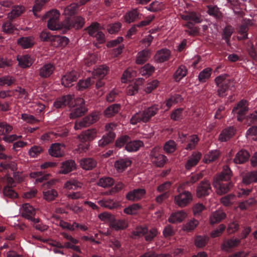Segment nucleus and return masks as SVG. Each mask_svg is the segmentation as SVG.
Here are the masks:
<instances>
[{
    "mask_svg": "<svg viewBox=\"0 0 257 257\" xmlns=\"http://www.w3.org/2000/svg\"><path fill=\"white\" fill-rule=\"evenodd\" d=\"M232 172L228 166L223 167L221 173L215 178L213 185L216 189V192L221 195L231 190L233 187V183L230 180Z\"/></svg>",
    "mask_w": 257,
    "mask_h": 257,
    "instance_id": "nucleus-1",
    "label": "nucleus"
},
{
    "mask_svg": "<svg viewBox=\"0 0 257 257\" xmlns=\"http://www.w3.org/2000/svg\"><path fill=\"white\" fill-rule=\"evenodd\" d=\"M227 74H222L216 77L215 79L216 85L218 87L217 95L220 97L225 96L228 90L234 91L235 81L233 79L228 78Z\"/></svg>",
    "mask_w": 257,
    "mask_h": 257,
    "instance_id": "nucleus-2",
    "label": "nucleus"
},
{
    "mask_svg": "<svg viewBox=\"0 0 257 257\" xmlns=\"http://www.w3.org/2000/svg\"><path fill=\"white\" fill-rule=\"evenodd\" d=\"M159 108L157 105H152L145 110L143 112L136 113L131 119V122L133 124H137L141 121L147 122L150 120L152 116L156 114Z\"/></svg>",
    "mask_w": 257,
    "mask_h": 257,
    "instance_id": "nucleus-3",
    "label": "nucleus"
},
{
    "mask_svg": "<svg viewBox=\"0 0 257 257\" xmlns=\"http://www.w3.org/2000/svg\"><path fill=\"white\" fill-rule=\"evenodd\" d=\"M158 234V231L155 228L149 230L145 226H137L132 232V237L137 239L144 236L147 241H151Z\"/></svg>",
    "mask_w": 257,
    "mask_h": 257,
    "instance_id": "nucleus-4",
    "label": "nucleus"
},
{
    "mask_svg": "<svg viewBox=\"0 0 257 257\" xmlns=\"http://www.w3.org/2000/svg\"><path fill=\"white\" fill-rule=\"evenodd\" d=\"M71 107H74V108L69 114V117L71 119L81 117L85 115L88 111V109L85 106L84 100L80 97H77L74 99V103Z\"/></svg>",
    "mask_w": 257,
    "mask_h": 257,
    "instance_id": "nucleus-5",
    "label": "nucleus"
},
{
    "mask_svg": "<svg viewBox=\"0 0 257 257\" xmlns=\"http://www.w3.org/2000/svg\"><path fill=\"white\" fill-rule=\"evenodd\" d=\"M60 13L57 10H52L45 14L42 17L43 19L49 18L47 26L51 30H56L62 29V26L59 23Z\"/></svg>",
    "mask_w": 257,
    "mask_h": 257,
    "instance_id": "nucleus-6",
    "label": "nucleus"
},
{
    "mask_svg": "<svg viewBox=\"0 0 257 257\" xmlns=\"http://www.w3.org/2000/svg\"><path fill=\"white\" fill-rule=\"evenodd\" d=\"M193 200V195L188 191H184L179 193L174 197L176 205L180 207H184L188 205Z\"/></svg>",
    "mask_w": 257,
    "mask_h": 257,
    "instance_id": "nucleus-7",
    "label": "nucleus"
},
{
    "mask_svg": "<svg viewBox=\"0 0 257 257\" xmlns=\"http://www.w3.org/2000/svg\"><path fill=\"white\" fill-rule=\"evenodd\" d=\"M115 127L116 125L114 123H111L106 124L105 126V130L108 133L99 140V146L104 147L114 140L115 135L112 131Z\"/></svg>",
    "mask_w": 257,
    "mask_h": 257,
    "instance_id": "nucleus-8",
    "label": "nucleus"
},
{
    "mask_svg": "<svg viewBox=\"0 0 257 257\" xmlns=\"http://www.w3.org/2000/svg\"><path fill=\"white\" fill-rule=\"evenodd\" d=\"M5 179L7 182V185L4 188V195L12 198H17L18 194L12 189V188L16 186V182L13 178L9 175H7Z\"/></svg>",
    "mask_w": 257,
    "mask_h": 257,
    "instance_id": "nucleus-9",
    "label": "nucleus"
},
{
    "mask_svg": "<svg viewBox=\"0 0 257 257\" xmlns=\"http://www.w3.org/2000/svg\"><path fill=\"white\" fill-rule=\"evenodd\" d=\"M212 192L209 182L204 180L200 182L196 189V195L198 198L207 196Z\"/></svg>",
    "mask_w": 257,
    "mask_h": 257,
    "instance_id": "nucleus-10",
    "label": "nucleus"
},
{
    "mask_svg": "<svg viewBox=\"0 0 257 257\" xmlns=\"http://www.w3.org/2000/svg\"><path fill=\"white\" fill-rule=\"evenodd\" d=\"M79 77L77 72L72 70L66 73L61 78V83L66 87H69L73 85V82L77 81Z\"/></svg>",
    "mask_w": 257,
    "mask_h": 257,
    "instance_id": "nucleus-11",
    "label": "nucleus"
},
{
    "mask_svg": "<svg viewBox=\"0 0 257 257\" xmlns=\"http://www.w3.org/2000/svg\"><path fill=\"white\" fill-rule=\"evenodd\" d=\"M96 135L97 130L95 128H90L82 132L78 136V138L82 142H86L94 140L96 138Z\"/></svg>",
    "mask_w": 257,
    "mask_h": 257,
    "instance_id": "nucleus-12",
    "label": "nucleus"
},
{
    "mask_svg": "<svg viewBox=\"0 0 257 257\" xmlns=\"http://www.w3.org/2000/svg\"><path fill=\"white\" fill-rule=\"evenodd\" d=\"M62 147L65 148V145L60 143H54L51 145L48 150L50 155L54 157H61L64 155V151Z\"/></svg>",
    "mask_w": 257,
    "mask_h": 257,
    "instance_id": "nucleus-13",
    "label": "nucleus"
},
{
    "mask_svg": "<svg viewBox=\"0 0 257 257\" xmlns=\"http://www.w3.org/2000/svg\"><path fill=\"white\" fill-rule=\"evenodd\" d=\"M146 194V190L144 189L138 188L129 191L126 198L128 200L138 201L141 199Z\"/></svg>",
    "mask_w": 257,
    "mask_h": 257,
    "instance_id": "nucleus-14",
    "label": "nucleus"
},
{
    "mask_svg": "<svg viewBox=\"0 0 257 257\" xmlns=\"http://www.w3.org/2000/svg\"><path fill=\"white\" fill-rule=\"evenodd\" d=\"M186 216L187 214L184 211H178L171 214L168 219V221L172 223H180L182 222Z\"/></svg>",
    "mask_w": 257,
    "mask_h": 257,
    "instance_id": "nucleus-15",
    "label": "nucleus"
},
{
    "mask_svg": "<svg viewBox=\"0 0 257 257\" xmlns=\"http://www.w3.org/2000/svg\"><path fill=\"white\" fill-rule=\"evenodd\" d=\"M247 101L246 100H242L240 101L237 107H234L233 109V112H236L238 109V111L237 112L238 114L237 119L238 120H241L242 118L241 117L245 114L248 111V107L246 106Z\"/></svg>",
    "mask_w": 257,
    "mask_h": 257,
    "instance_id": "nucleus-16",
    "label": "nucleus"
},
{
    "mask_svg": "<svg viewBox=\"0 0 257 257\" xmlns=\"http://www.w3.org/2000/svg\"><path fill=\"white\" fill-rule=\"evenodd\" d=\"M110 227L116 231L124 230L128 227V223L124 219H117L114 217Z\"/></svg>",
    "mask_w": 257,
    "mask_h": 257,
    "instance_id": "nucleus-17",
    "label": "nucleus"
},
{
    "mask_svg": "<svg viewBox=\"0 0 257 257\" xmlns=\"http://www.w3.org/2000/svg\"><path fill=\"white\" fill-rule=\"evenodd\" d=\"M235 130L232 126L224 129L221 133L219 140L221 142H226L229 140L235 134Z\"/></svg>",
    "mask_w": 257,
    "mask_h": 257,
    "instance_id": "nucleus-18",
    "label": "nucleus"
},
{
    "mask_svg": "<svg viewBox=\"0 0 257 257\" xmlns=\"http://www.w3.org/2000/svg\"><path fill=\"white\" fill-rule=\"evenodd\" d=\"M17 60L19 62V65L23 68L30 67L33 63L31 57L28 55L18 56Z\"/></svg>",
    "mask_w": 257,
    "mask_h": 257,
    "instance_id": "nucleus-19",
    "label": "nucleus"
},
{
    "mask_svg": "<svg viewBox=\"0 0 257 257\" xmlns=\"http://www.w3.org/2000/svg\"><path fill=\"white\" fill-rule=\"evenodd\" d=\"M55 67L51 64L44 65L39 70V75L42 78L49 77L53 72Z\"/></svg>",
    "mask_w": 257,
    "mask_h": 257,
    "instance_id": "nucleus-20",
    "label": "nucleus"
},
{
    "mask_svg": "<svg viewBox=\"0 0 257 257\" xmlns=\"http://www.w3.org/2000/svg\"><path fill=\"white\" fill-rule=\"evenodd\" d=\"M170 56V51L167 49H162L157 51L155 58L158 62L162 63L168 60Z\"/></svg>",
    "mask_w": 257,
    "mask_h": 257,
    "instance_id": "nucleus-21",
    "label": "nucleus"
},
{
    "mask_svg": "<svg viewBox=\"0 0 257 257\" xmlns=\"http://www.w3.org/2000/svg\"><path fill=\"white\" fill-rule=\"evenodd\" d=\"M22 208V216L27 219H32V216L35 214V208L29 203L24 204Z\"/></svg>",
    "mask_w": 257,
    "mask_h": 257,
    "instance_id": "nucleus-22",
    "label": "nucleus"
},
{
    "mask_svg": "<svg viewBox=\"0 0 257 257\" xmlns=\"http://www.w3.org/2000/svg\"><path fill=\"white\" fill-rule=\"evenodd\" d=\"M226 215L222 210H217L212 213L210 217L211 224H213L220 222L225 218Z\"/></svg>",
    "mask_w": 257,
    "mask_h": 257,
    "instance_id": "nucleus-23",
    "label": "nucleus"
},
{
    "mask_svg": "<svg viewBox=\"0 0 257 257\" xmlns=\"http://www.w3.org/2000/svg\"><path fill=\"white\" fill-rule=\"evenodd\" d=\"M17 43L24 49L30 48L34 45V38L31 37L20 38Z\"/></svg>",
    "mask_w": 257,
    "mask_h": 257,
    "instance_id": "nucleus-24",
    "label": "nucleus"
},
{
    "mask_svg": "<svg viewBox=\"0 0 257 257\" xmlns=\"http://www.w3.org/2000/svg\"><path fill=\"white\" fill-rule=\"evenodd\" d=\"M25 11V8L23 6H17L13 7L12 10L8 14V18L9 21L19 17Z\"/></svg>",
    "mask_w": 257,
    "mask_h": 257,
    "instance_id": "nucleus-25",
    "label": "nucleus"
},
{
    "mask_svg": "<svg viewBox=\"0 0 257 257\" xmlns=\"http://www.w3.org/2000/svg\"><path fill=\"white\" fill-rule=\"evenodd\" d=\"M254 182H257V171L248 172L242 177V183L245 185Z\"/></svg>",
    "mask_w": 257,
    "mask_h": 257,
    "instance_id": "nucleus-26",
    "label": "nucleus"
},
{
    "mask_svg": "<svg viewBox=\"0 0 257 257\" xmlns=\"http://www.w3.org/2000/svg\"><path fill=\"white\" fill-rule=\"evenodd\" d=\"M151 51L149 50H143L138 53L136 62L138 64H143L145 63L150 57Z\"/></svg>",
    "mask_w": 257,
    "mask_h": 257,
    "instance_id": "nucleus-27",
    "label": "nucleus"
},
{
    "mask_svg": "<svg viewBox=\"0 0 257 257\" xmlns=\"http://www.w3.org/2000/svg\"><path fill=\"white\" fill-rule=\"evenodd\" d=\"M161 148L157 146L154 147L151 152L150 158L151 159H156L158 161H166V157L161 153Z\"/></svg>",
    "mask_w": 257,
    "mask_h": 257,
    "instance_id": "nucleus-28",
    "label": "nucleus"
},
{
    "mask_svg": "<svg viewBox=\"0 0 257 257\" xmlns=\"http://www.w3.org/2000/svg\"><path fill=\"white\" fill-rule=\"evenodd\" d=\"M98 204L102 207L106 208L112 209L116 208L119 206L118 202L114 201L113 199L101 200L98 202Z\"/></svg>",
    "mask_w": 257,
    "mask_h": 257,
    "instance_id": "nucleus-29",
    "label": "nucleus"
},
{
    "mask_svg": "<svg viewBox=\"0 0 257 257\" xmlns=\"http://www.w3.org/2000/svg\"><path fill=\"white\" fill-rule=\"evenodd\" d=\"M75 162H62L61 169L59 171L61 174H67L75 168Z\"/></svg>",
    "mask_w": 257,
    "mask_h": 257,
    "instance_id": "nucleus-30",
    "label": "nucleus"
},
{
    "mask_svg": "<svg viewBox=\"0 0 257 257\" xmlns=\"http://www.w3.org/2000/svg\"><path fill=\"white\" fill-rule=\"evenodd\" d=\"M144 143L141 141H131L125 146V149L128 152L137 151L140 147L143 146Z\"/></svg>",
    "mask_w": 257,
    "mask_h": 257,
    "instance_id": "nucleus-31",
    "label": "nucleus"
},
{
    "mask_svg": "<svg viewBox=\"0 0 257 257\" xmlns=\"http://www.w3.org/2000/svg\"><path fill=\"white\" fill-rule=\"evenodd\" d=\"M203 177V174L201 172L192 173L191 175L187 178L185 184L190 186L194 184L195 182L202 179Z\"/></svg>",
    "mask_w": 257,
    "mask_h": 257,
    "instance_id": "nucleus-32",
    "label": "nucleus"
},
{
    "mask_svg": "<svg viewBox=\"0 0 257 257\" xmlns=\"http://www.w3.org/2000/svg\"><path fill=\"white\" fill-rule=\"evenodd\" d=\"M17 169V165L16 162H1L0 164V171H3L4 170H9L15 173Z\"/></svg>",
    "mask_w": 257,
    "mask_h": 257,
    "instance_id": "nucleus-33",
    "label": "nucleus"
},
{
    "mask_svg": "<svg viewBox=\"0 0 257 257\" xmlns=\"http://www.w3.org/2000/svg\"><path fill=\"white\" fill-rule=\"evenodd\" d=\"M120 109V105L113 104L106 108L104 111V115L110 117L118 112Z\"/></svg>",
    "mask_w": 257,
    "mask_h": 257,
    "instance_id": "nucleus-34",
    "label": "nucleus"
},
{
    "mask_svg": "<svg viewBox=\"0 0 257 257\" xmlns=\"http://www.w3.org/2000/svg\"><path fill=\"white\" fill-rule=\"evenodd\" d=\"M31 178H36L37 182H43L44 180H47L49 178V174H45L42 171L34 172L30 173Z\"/></svg>",
    "mask_w": 257,
    "mask_h": 257,
    "instance_id": "nucleus-35",
    "label": "nucleus"
},
{
    "mask_svg": "<svg viewBox=\"0 0 257 257\" xmlns=\"http://www.w3.org/2000/svg\"><path fill=\"white\" fill-rule=\"evenodd\" d=\"M82 184L77 180L71 179L64 184V188L69 190H76L81 188Z\"/></svg>",
    "mask_w": 257,
    "mask_h": 257,
    "instance_id": "nucleus-36",
    "label": "nucleus"
},
{
    "mask_svg": "<svg viewBox=\"0 0 257 257\" xmlns=\"http://www.w3.org/2000/svg\"><path fill=\"white\" fill-rule=\"evenodd\" d=\"M114 180L109 177H103L100 178L97 183V184L103 188H107L112 186L114 184Z\"/></svg>",
    "mask_w": 257,
    "mask_h": 257,
    "instance_id": "nucleus-37",
    "label": "nucleus"
},
{
    "mask_svg": "<svg viewBox=\"0 0 257 257\" xmlns=\"http://www.w3.org/2000/svg\"><path fill=\"white\" fill-rule=\"evenodd\" d=\"M139 13L137 9L132 10L127 12L124 16V20L126 22L131 23L139 18Z\"/></svg>",
    "mask_w": 257,
    "mask_h": 257,
    "instance_id": "nucleus-38",
    "label": "nucleus"
},
{
    "mask_svg": "<svg viewBox=\"0 0 257 257\" xmlns=\"http://www.w3.org/2000/svg\"><path fill=\"white\" fill-rule=\"evenodd\" d=\"M89 119V117H88V116H86L83 117L80 121H76L75 123L74 128L76 130H80L82 128L88 127L92 124Z\"/></svg>",
    "mask_w": 257,
    "mask_h": 257,
    "instance_id": "nucleus-39",
    "label": "nucleus"
},
{
    "mask_svg": "<svg viewBox=\"0 0 257 257\" xmlns=\"http://www.w3.org/2000/svg\"><path fill=\"white\" fill-rule=\"evenodd\" d=\"M89 119V117H88V116H86L83 117L80 121H76L75 123L74 128L76 130H80L82 128L88 127L92 124Z\"/></svg>",
    "mask_w": 257,
    "mask_h": 257,
    "instance_id": "nucleus-40",
    "label": "nucleus"
},
{
    "mask_svg": "<svg viewBox=\"0 0 257 257\" xmlns=\"http://www.w3.org/2000/svg\"><path fill=\"white\" fill-rule=\"evenodd\" d=\"M208 239L206 236L197 235L195 238V245L197 248H203L207 243Z\"/></svg>",
    "mask_w": 257,
    "mask_h": 257,
    "instance_id": "nucleus-41",
    "label": "nucleus"
},
{
    "mask_svg": "<svg viewBox=\"0 0 257 257\" xmlns=\"http://www.w3.org/2000/svg\"><path fill=\"white\" fill-rule=\"evenodd\" d=\"M143 80V79L139 78L136 81L137 83L129 85L127 88V95L132 96L137 93L139 90V85L142 83Z\"/></svg>",
    "mask_w": 257,
    "mask_h": 257,
    "instance_id": "nucleus-42",
    "label": "nucleus"
},
{
    "mask_svg": "<svg viewBox=\"0 0 257 257\" xmlns=\"http://www.w3.org/2000/svg\"><path fill=\"white\" fill-rule=\"evenodd\" d=\"M187 70L184 66H180L174 74V78L176 81H179L187 74Z\"/></svg>",
    "mask_w": 257,
    "mask_h": 257,
    "instance_id": "nucleus-43",
    "label": "nucleus"
},
{
    "mask_svg": "<svg viewBox=\"0 0 257 257\" xmlns=\"http://www.w3.org/2000/svg\"><path fill=\"white\" fill-rule=\"evenodd\" d=\"M176 143L173 140H170L165 143L164 150L167 154H172L176 150Z\"/></svg>",
    "mask_w": 257,
    "mask_h": 257,
    "instance_id": "nucleus-44",
    "label": "nucleus"
},
{
    "mask_svg": "<svg viewBox=\"0 0 257 257\" xmlns=\"http://www.w3.org/2000/svg\"><path fill=\"white\" fill-rule=\"evenodd\" d=\"M79 7V5L77 3H72L70 4L65 8L64 12V14L68 16L74 15L76 13Z\"/></svg>",
    "mask_w": 257,
    "mask_h": 257,
    "instance_id": "nucleus-45",
    "label": "nucleus"
},
{
    "mask_svg": "<svg viewBox=\"0 0 257 257\" xmlns=\"http://www.w3.org/2000/svg\"><path fill=\"white\" fill-rule=\"evenodd\" d=\"M233 32V28L230 25L226 26L223 29L222 38L224 39L226 43L230 45L229 38Z\"/></svg>",
    "mask_w": 257,
    "mask_h": 257,
    "instance_id": "nucleus-46",
    "label": "nucleus"
},
{
    "mask_svg": "<svg viewBox=\"0 0 257 257\" xmlns=\"http://www.w3.org/2000/svg\"><path fill=\"white\" fill-rule=\"evenodd\" d=\"M240 242V240L237 238L227 240L223 244L224 248L229 249L237 246Z\"/></svg>",
    "mask_w": 257,
    "mask_h": 257,
    "instance_id": "nucleus-47",
    "label": "nucleus"
},
{
    "mask_svg": "<svg viewBox=\"0 0 257 257\" xmlns=\"http://www.w3.org/2000/svg\"><path fill=\"white\" fill-rule=\"evenodd\" d=\"M44 198L48 201H51L55 199L57 196V192L53 189H49L46 191H43Z\"/></svg>",
    "mask_w": 257,
    "mask_h": 257,
    "instance_id": "nucleus-48",
    "label": "nucleus"
},
{
    "mask_svg": "<svg viewBox=\"0 0 257 257\" xmlns=\"http://www.w3.org/2000/svg\"><path fill=\"white\" fill-rule=\"evenodd\" d=\"M239 224L238 221L234 219L231 220L228 224L227 231L229 234L233 233L238 230Z\"/></svg>",
    "mask_w": 257,
    "mask_h": 257,
    "instance_id": "nucleus-49",
    "label": "nucleus"
},
{
    "mask_svg": "<svg viewBox=\"0 0 257 257\" xmlns=\"http://www.w3.org/2000/svg\"><path fill=\"white\" fill-rule=\"evenodd\" d=\"M248 30V28L246 25H240L238 30V33L240 36H237V39L242 40L247 39V32Z\"/></svg>",
    "mask_w": 257,
    "mask_h": 257,
    "instance_id": "nucleus-50",
    "label": "nucleus"
},
{
    "mask_svg": "<svg viewBox=\"0 0 257 257\" xmlns=\"http://www.w3.org/2000/svg\"><path fill=\"white\" fill-rule=\"evenodd\" d=\"M250 158L249 153L245 150H241L236 155L234 161H248Z\"/></svg>",
    "mask_w": 257,
    "mask_h": 257,
    "instance_id": "nucleus-51",
    "label": "nucleus"
},
{
    "mask_svg": "<svg viewBox=\"0 0 257 257\" xmlns=\"http://www.w3.org/2000/svg\"><path fill=\"white\" fill-rule=\"evenodd\" d=\"M44 149L40 146H34L29 151V154L31 157L36 158L43 153Z\"/></svg>",
    "mask_w": 257,
    "mask_h": 257,
    "instance_id": "nucleus-52",
    "label": "nucleus"
},
{
    "mask_svg": "<svg viewBox=\"0 0 257 257\" xmlns=\"http://www.w3.org/2000/svg\"><path fill=\"white\" fill-rule=\"evenodd\" d=\"M208 13L210 15L213 16L216 19H220L222 18V13L216 7L208 6Z\"/></svg>",
    "mask_w": 257,
    "mask_h": 257,
    "instance_id": "nucleus-53",
    "label": "nucleus"
},
{
    "mask_svg": "<svg viewBox=\"0 0 257 257\" xmlns=\"http://www.w3.org/2000/svg\"><path fill=\"white\" fill-rule=\"evenodd\" d=\"M40 38L43 42H50L54 40V37L47 30L43 31L40 34Z\"/></svg>",
    "mask_w": 257,
    "mask_h": 257,
    "instance_id": "nucleus-54",
    "label": "nucleus"
},
{
    "mask_svg": "<svg viewBox=\"0 0 257 257\" xmlns=\"http://www.w3.org/2000/svg\"><path fill=\"white\" fill-rule=\"evenodd\" d=\"M198 224V221L197 220L193 219L188 221L184 225L183 229L187 231H191L194 230Z\"/></svg>",
    "mask_w": 257,
    "mask_h": 257,
    "instance_id": "nucleus-55",
    "label": "nucleus"
},
{
    "mask_svg": "<svg viewBox=\"0 0 257 257\" xmlns=\"http://www.w3.org/2000/svg\"><path fill=\"white\" fill-rule=\"evenodd\" d=\"M211 70V68H207L201 71L198 76L199 81L204 82L208 79L210 76Z\"/></svg>",
    "mask_w": 257,
    "mask_h": 257,
    "instance_id": "nucleus-56",
    "label": "nucleus"
},
{
    "mask_svg": "<svg viewBox=\"0 0 257 257\" xmlns=\"http://www.w3.org/2000/svg\"><path fill=\"white\" fill-rule=\"evenodd\" d=\"M139 257H171V255L168 253L158 254L154 250H149L141 255Z\"/></svg>",
    "mask_w": 257,
    "mask_h": 257,
    "instance_id": "nucleus-57",
    "label": "nucleus"
},
{
    "mask_svg": "<svg viewBox=\"0 0 257 257\" xmlns=\"http://www.w3.org/2000/svg\"><path fill=\"white\" fill-rule=\"evenodd\" d=\"M109 246L112 248L113 250L116 251L120 249L121 247V243L118 239L115 237H113L109 239Z\"/></svg>",
    "mask_w": 257,
    "mask_h": 257,
    "instance_id": "nucleus-58",
    "label": "nucleus"
},
{
    "mask_svg": "<svg viewBox=\"0 0 257 257\" xmlns=\"http://www.w3.org/2000/svg\"><path fill=\"white\" fill-rule=\"evenodd\" d=\"M108 67L105 66H102L95 70L94 75L98 77H103L107 73Z\"/></svg>",
    "mask_w": 257,
    "mask_h": 257,
    "instance_id": "nucleus-59",
    "label": "nucleus"
},
{
    "mask_svg": "<svg viewBox=\"0 0 257 257\" xmlns=\"http://www.w3.org/2000/svg\"><path fill=\"white\" fill-rule=\"evenodd\" d=\"M13 130V127L5 122H0V135H5L10 133Z\"/></svg>",
    "mask_w": 257,
    "mask_h": 257,
    "instance_id": "nucleus-60",
    "label": "nucleus"
},
{
    "mask_svg": "<svg viewBox=\"0 0 257 257\" xmlns=\"http://www.w3.org/2000/svg\"><path fill=\"white\" fill-rule=\"evenodd\" d=\"M73 28L76 29H79L82 28L84 25V19L80 17H76L72 20Z\"/></svg>",
    "mask_w": 257,
    "mask_h": 257,
    "instance_id": "nucleus-61",
    "label": "nucleus"
},
{
    "mask_svg": "<svg viewBox=\"0 0 257 257\" xmlns=\"http://www.w3.org/2000/svg\"><path fill=\"white\" fill-rule=\"evenodd\" d=\"M154 71V67L149 64L144 65L140 69V72L142 75H150Z\"/></svg>",
    "mask_w": 257,
    "mask_h": 257,
    "instance_id": "nucleus-62",
    "label": "nucleus"
},
{
    "mask_svg": "<svg viewBox=\"0 0 257 257\" xmlns=\"http://www.w3.org/2000/svg\"><path fill=\"white\" fill-rule=\"evenodd\" d=\"M140 208V206L138 204H134L124 208V212L127 214L132 215L137 213V211Z\"/></svg>",
    "mask_w": 257,
    "mask_h": 257,
    "instance_id": "nucleus-63",
    "label": "nucleus"
},
{
    "mask_svg": "<svg viewBox=\"0 0 257 257\" xmlns=\"http://www.w3.org/2000/svg\"><path fill=\"white\" fill-rule=\"evenodd\" d=\"M199 138L197 135H192L190 137L189 142L186 146V149L192 150L194 149L199 141Z\"/></svg>",
    "mask_w": 257,
    "mask_h": 257,
    "instance_id": "nucleus-64",
    "label": "nucleus"
}]
</instances>
